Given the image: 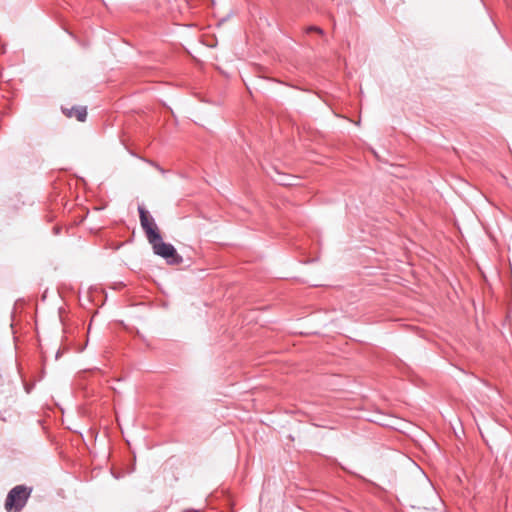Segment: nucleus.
<instances>
[{
	"mask_svg": "<svg viewBox=\"0 0 512 512\" xmlns=\"http://www.w3.org/2000/svg\"><path fill=\"white\" fill-rule=\"evenodd\" d=\"M31 490L23 485L15 486L10 490L5 501V509L9 512H20L26 505Z\"/></svg>",
	"mask_w": 512,
	"mask_h": 512,
	"instance_id": "1",
	"label": "nucleus"
},
{
	"mask_svg": "<svg viewBox=\"0 0 512 512\" xmlns=\"http://www.w3.org/2000/svg\"><path fill=\"white\" fill-rule=\"evenodd\" d=\"M154 250V253L165 258L169 264H180L182 257L178 255L173 245L162 241V237L159 234V238L153 242H149Z\"/></svg>",
	"mask_w": 512,
	"mask_h": 512,
	"instance_id": "2",
	"label": "nucleus"
},
{
	"mask_svg": "<svg viewBox=\"0 0 512 512\" xmlns=\"http://www.w3.org/2000/svg\"><path fill=\"white\" fill-rule=\"evenodd\" d=\"M138 210L141 226L146 233L147 239L149 242H153L159 238V232L156 224L154 223V220L149 217L148 212L143 207H139Z\"/></svg>",
	"mask_w": 512,
	"mask_h": 512,
	"instance_id": "3",
	"label": "nucleus"
},
{
	"mask_svg": "<svg viewBox=\"0 0 512 512\" xmlns=\"http://www.w3.org/2000/svg\"><path fill=\"white\" fill-rule=\"evenodd\" d=\"M274 172H275V175H270V177L272 178L273 181H275L279 185H283V186L294 185V180H296V178L294 176L280 173L277 170H275Z\"/></svg>",
	"mask_w": 512,
	"mask_h": 512,
	"instance_id": "4",
	"label": "nucleus"
},
{
	"mask_svg": "<svg viewBox=\"0 0 512 512\" xmlns=\"http://www.w3.org/2000/svg\"><path fill=\"white\" fill-rule=\"evenodd\" d=\"M68 117H76L77 120L83 122L87 116V110L85 107H73L70 110H63Z\"/></svg>",
	"mask_w": 512,
	"mask_h": 512,
	"instance_id": "5",
	"label": "nucleus"
},
{
	"mask_svg": "<svg viewBox=\"0 0 512 512\" xmlns=\"http://www.w3.org/2000/svg\"><path fill=\"white\" fill-rule=\"evenodd\" d=\"M308 32H317L319 34H323V30L317 26H310L308 29H307Z\"/></svg>",
	"mask_w": 512,
	"mask_h": 512,
	"instance_id": "6",
	"label": "nucleus"
},
{
	"mask_svg": "<svg viewBox=\"0 0 512 512\" xmlns=\"http://www.w3.org/2000/svg\"><path fill=\"white\" fill-rule=\"evenodd\" d=\"M149 164H151L152 166H154L157 170H159L162 174L166 173V170H164L163 168H161L158 164L152 162V161H148Z\"/></svg>",
	"mask_w": 512,
	"mask_h": 512,
	"instance_id": "7",
	"label": "nucleus"
}]
</instances>
